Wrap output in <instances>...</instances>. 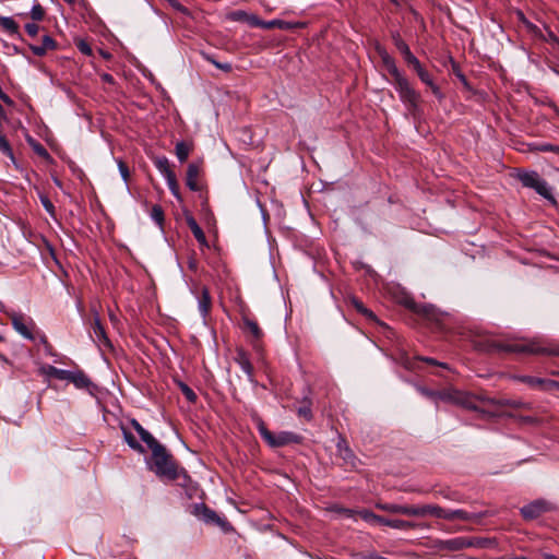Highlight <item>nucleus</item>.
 Masks as SVG:
<instances>
[{"label":"nucleus","instance_id":"nucleus-41","mask_svg":"<svg viewBox=\"0 0 559 559\" xmlns=\"http://www.w3.org/2000/svg\"><path fill=\"white\" fill-rule=\"evenodd\" d=\"M152 219L159 226L164 223V211L160 205H154L151 211Z\"/></svg>","mask_w":559,"mask_h":559},{"label":"nucleus","instance_id":"nucleus-15","mask_svg":"<svg viewBox=\"0 0 559 559\" xmlns=\"http://www.w3.org/2000/svg\"><path fill=\"white\" fill-rule=\"evenodd\" d=\"M199 173H200V169L197 164L191 163L188 165L187 174H186V186L191 191L200 190V185L198 183Z\"/></svg>","mask_w":559,"mask_h":559},{"label":"nucleus","instance_id":"nucleus-56","mask_svg":"<svg viewBox=\"0 0 559 559\" xmlns=\"http://www.w3.org/2000/svg\"><path fill=\"white\" fill-rule=\"evenodd\" d=\"M100 79H102V81H103V82H105V83H108V84H115V79H114V76H112L111 74H109V73H103V74L100 75Z\"/></svg>","mask_w":559,"mask_h":559},{"label":"nucleus","instance_id":"nucleus-13","mask_svg":"<svg viewBox=\"0 0 559 559\" xmlns=\"http://www.w3.org/2000/svg\"><path fill=\"white\" fill-rule=\"evenodd\" d=\"M377 508L394 514L414 516V506H402L395 503H378Z\"/></svg>","mask_w":559,"mask_h":559},{"label":"nucleus","instance_id":"nucleus-59","mask_svg":"<svg viewBox=\"0 0 559 559\" xmlns=\"http://www.w3.org/2000/svg\"><path fill=\"white\" fill-rule=\"evenodd\" d=\"M340 512H342L344 515L350 518L354 515L355 511L350 509H340Z\"/></svg>","mask_w":559,"mask_h":559},{"label":"nucleus","instance_id":"nucleus-63","mask_svg":"<svg viewBox=\"0 0 559 559\" xmlns=\"http://www.w3.org/2000/svg\"><path fill=\"white\" fill-rule=\"evenodd\" d=\"M189 267H190L191 270H195V267H197V263H195V261H194V260H192V261H190V262H189Z\"/></svg>","mask_w":559,"mask_h":559},{"label":"nucleus","instance_id":"nucleus-5","mask_svg":"<svg viewBox=\"0 0 559 559\" xmlns=\"http://www.w3.org/2000/svg\"><path fill=\"white\" fill-rule=\"evenodd\" d=\"M404 306L412 312L423 317L437 328H442L447 313L440 311L432 305L417 304L413 298L406 297L404 299Z\"/></svg>","mask_w":559,"mask_h":559},{"label":"nucleus","instance_id":"nucleus-30","mask_svg":"<svg viewBox=\"0 0 559 559\" xmlns=\"http://www.w3.org/2000/svg\"><path fill=\"white\" fill-rule=\"evenodd\" d=\"M121 430H122V436H123V439L124 441L127 442V444L134 451H138L139 453H144L145 452V449L143 448V445L138 442V440L135 439V437L132 435V432H130L127 428L124 427H121Z\"/></svg>","mask_w":559,"mask_h":559},{"label":"nucleus","instance_id":"nucleus-53","mask_svg":"<svg viewBox=\"0 0 559 559\" xmlns=\"http://www.w3.org/2000/svg\"><path fill=\"white\" fill-rule=\"evenodd\" d=\"M419 391H420L421 394H424L425 396H427L429 399H436L437 397V392L436 391H431V390H428L426 388H420Z\"/></svg>","mask_w":559,"mask_h":559},{"label":"nucleus","instance_id":"nucleus-29","mask_svg":"<svg viewBox=\"0 0 559 559\" xmlns=\"http://www.w3.org/2000/svg\"><path fill=\"white\" fill-rule=\"evenodd\" d=\"M379 51H380V56L383 61V64L385 66L389 73L393 76V79L399 76L400 74H402L397 69L394 59L385 50H379Z\"/></svg>","mask_w":559,"mask_h":559},{"label":"nucleus","instance_id":"nucleus-49","mask_svg":"<svg viewBox=\"0 0 559 559\" xmlns=\"http://www.w3.org/2000/svg\"><path fill=\"white\" fill-rule=\"evenodd\" d=\"M76 47L80 50V52H82L83 55L92 56V48H91L90 44L86 43L85 40H80L76 44Z\"/></svg>","mask_w":559,"mask_h":559},{"label":"nucleus","instance_id":"nucleus-27","mask_svg":"<svg viewBox=\"0 0 559 559\" xmlns=\"http://www.w3.org/2000/svg\"><path fill=\"white\" fill-rule=\"evenodd\" d=\"M453 520L478 521L487 515V512L469 513L462 509L453 510Z\"/></svg>","mask_w":559,"mask_h":559},{"label":"nucleus","instance_id":"nucleus-39","mask_svg":"<svg viewBox=\"0 0 559 559\" xmlns=\"http://www.w3.org/2000/svg\"><path fill=\"white\" fill-rule=\"evenodd\" d=\"M165 179H166L167 186H168L171 194L177 200L181 201V195H180L179 186H178V182H177L176 175L173 174V175L166 177Z\"/></svg>","mask_w":559,"mask_h":559},{"label":"nucleus","instance_id":"nucleus-33","mask_svg":"<svg viewBox=\"0 0 559 559\" xmlns=\"http://www.w3.org/2000/svg\"><path fill=\"white\" fill-rule=\"evenodd\" d=\"M336 449H337L338 454L341 455V457L344 461L352 463V461L355 459V455H354L353 451L349 449L345 439L340 438V440L336 444Z\"/></svg>","mask_w":559,"mask_h":559},{"label":"nucleus","instance_id":"nucleus-46","mask_svg":"<svg viewBox=\"0 0 559 559\" xmlns=\"http://www.w3.org/2000/svg\"><path fill=\"white\" fill-rule=\"evenodd\" d=\"M32 147L34 150V152L39 155L40 157L45 158V159H48L50 158V155L48 153V151L38 142H35L32 144Z\"/></svg>","mask_w":559,"mask_h":559},{"label":"nucleus","instance_id":"nucleus-24","mask_svg":"<svg viewBox=\"0 0 559 559\" xmlns=\"http://www.w3.org/2000/svg\"><path fill=\"white\" fill-rule=\"evenodd\" d=\"M255 14H250L243 10H236L227 13L226 19L233 22H245L253 26V19H255Z\"/></svg>","mask_w":559,"mask_h":559},{"label":"nucleus","instance_id":"nucleus-57","mask_svg":"<svg viewBox=\"0 0 559 559\" xmlns=\"http://www.w3.org/2000/svg\"><path fill=\"white\" fill-rule=\"evenodd\" d=\"M0 99L7 105H12V99L0 88Z\"/></svg>","mask_w":559,"mask_h":559},{"label":"nucleus","instance_id":"nucleus-37","mask_svg":"<svg viewBox=\"0 0 559 559\" xmlns=\"http://www.w3.org/2000/svg\"><path fill=\"white\" fill-rule=\"evenodd\" d=\"M154 164L164 178L175 174L170 168V164L167 157H158L155 159Z\"/></svg>","mask_w":559,"mask_h":559},{"label":"nucleus","instance_id":"nucleus-7","mask_svg":"<svg viewBox=\"0 0 559 559\" xmlns=\"http://www.w3.org/2000/svg\"><path fill=\"white\" fill-rule=\"evenodd\" d=\"M392 40L397 48V50L402 53L404 60L408 66H417L419 60L412 53L408 45L402 39L399 32H392L391 34Z\"/></svg>","mask_w":559,"mask_h":559},{"label":"nucleus","instance_id":"nucleus-51","mask_svg":"<svg viewBox=\"0 0 559 559\" xmlns=\"http://www.w3.org/2000/svg\"><path fill=\"white\" fill-rule=\"evenodd\" d=\"M25 31L31 37H35L38 34L39 26L35 23H27L25 25Z\"/></svg>","mask_w":559,"mask_h":559},{"label":"nucleus","instance_id":"nucleus-1","mask_svg":"<svg viewBox=\"0 0 559 559\" xmlns=\"http://www.w3.org/2000/svg\"><path fill=\"white\" fill-rule=\"evenodd\" d=\"M151 451L153 460L152 469L155 474L167 480H181L179 484L181 486H186L190 480L189 475L183 468H178L166 448L159 443L158 445H155V448L151 449Z\"/></svg>","mask_w":559,"mask_h":559},{"label":"nucleus","instance_id":"nucleus-34","mask_svg":"<svg viewBox=\"0 0 559 559\" xmlns=\"http://www.w3.org/2000/svg\"><path fill=\"white\" fill-rule=\"evenodd\" d=\"M0 25L11 35L21 37L19 24L10 16H0Z\"/></svg>","mask_w":559,"mask_h":559},{"label":"nucleus","instance_id":"nucleus-43","mask_svg":"<svg viewBox=\"0 0 559 559\" xmlns=\"http://www.w3.org/2000/svg\"><path fill=\"white\" fill-rule=\"evenodd\" d=\"M532 151L537 152H554L556 154H559V145H554L550 143H542V144H535L532 147Z\"/></svg>","mask_w":559,"mask_h":559},{"label":"nucleus","instance_id":"nucleus-14","mask_svg":"<svg viewBox=\"0 0 559 559\" xmlns=\"http://www.w3.org/2000/svg\"><path fill=\"white\" fill-rule=\"evenodd\" d=\"M235 361L239 365L242 371L248 376L249 380L253 379V366L250 361L249 355L243 350H237V355L235 357Z\"/></svg>","mask_w":559,"mask_h":559},{"label":"nucleus","instance_id":"nucleus-32","mask_svg":"<svg viewBox=\"0 0 559 559\" xmlns=\"http://www.w3.org/2000/svg\"><path fill=\"white\" fill-rule=\"evenodd\" d=\"M350 305L357 310V312H359L362 316H365L368 320L373 321V322H378V319H377L376 314L371 310H369L367 307H365L362 301H360L359 299L352 298L350 299Z\"/></svg>","mask_w":559,"mask_h":559},{"label":"nucleus","instance_id":"nucleus-12","mask_svg":"<svg viewBox=\"0 0 559 559\" xmlns=\"http://www.w3.org/2000/svg\"><path fill=\"white\" fill-rule=\"evenodd\" d=\"M28 47L35 56L43 57L48 51L57 49V43L51 36L45 35L40 45L31 44Z\"/></svg>","mask_w":559,"mask_h":559},{"label":"nucleus","instance_id":"nucleus-28","mask_svg":"<svg viewBox=\"0 0 559 559\" xmlns=\"http://www.w3.org/2000/svg\"><path fill=\"white\" fill-rule=\"evenodd\" d=\"M379 525H384V526H389V527L397 528V530H407V528L414 527V524L408 521L399 520V519L390 520V519H386L383 516H381V521H379Z\"/></svg>","mask_w":559,"mask_h":559},{"label":"nucleus","instance_id":"nucleus-47","mask_svg":"<svg viewBox=\"0 0 559 559\" xmlns=\"http://www.w3.org/2000/svg\"><path fill=\"white\" fill-rule=\"evenodd\" d=\"M469 542L473 543L472 547L486 548L491 543L488 538L469 537Z\"/></svg>","mask_w":559,"mask_h":559},{"label":"nucleus","instance_id":"nucleus-8","mask_svg":"<svg viewBox=\"0 0 559 559\" xmlns=\"http://www.w3.org/2000/svg\"><path fill=\"white\" fill-rule=\"evenodd\" d=\"M548 511L547 502L544 500H535L521 508V514L525 520H534Z\"/></svg>","mask_w":559,"mask_h":559},{"label":"nucleus","instance_id":"nucleus-3","mask_svg":"<svg viewBox=\"0 0 559 559\" xmlns=\"http://www.w3.org/2000/svg\"><path fill=\"white\" fill-rule=\"evenodd\" d=\"M257 428L261 436V438L271 447V448H281L288 444H299L302 442V437L298 433L292 431H281L278 433L271 432L265 423L260 418H255Z\"/></svg>","mask_w":559,"mask_h":559},{"label":"nucleus","instance_id":"nucleus-16","mask_svg":"<svg viewBox=\"0 0 559 559\" xmlns=\"http://www.w3.org/2000/svg\"><path fill=\"white\" fill-rule=\"evenodd\" d=\"M130 424L139 433L141 440L145 442L150 449H153L155 445L159 444V442L147 430H145L136 419H132Z\"/></svg>","mask_w":559,"mask_h":559},{"label":"nucleus","instance_id":"nucleus-61","mask_svg":"<svg viewBox=\"0 0 559 559\" xmlns=\"http://www.w3.org/2000/svg\"><path fill=\"white\" fill-rule=\"evenodd\" d=\"M457 78L460 79V81H461L465 86H467V80H466V78H465V75H464V74H462V73H457Z\"/></svg>","mask_w":559,"mask_h":559},{"label":"nucleus","instance_id":"nucleus-60","mask_svg":"<svg viewBox=\"0 0 559 559\" xmlns=\"http://www.w3.org/2000/svg\"><path fill=\"white\" fill-rule=\"evenodd\" d=\"M202 56L204 57V59L209 62H211L213 66H214V62H218L217 60H215L211 55H207V53H202Z\"/></svg>","mask_w":559,"mask_h":559},{"label":"nucleus","instance_id":"nucleus-48","mask_svg":"<svg viewBox=\"0 0 559 559\" xmlns=\"http://www.w3.org/2000/svg\"><path fill=\"white\" fill-rule=\"evenodd\" d=\"M118 168H119V173H120L123 181L128 182L129 177H130V171H129V168H128L127 164L123 160L119 159L118 160Z\"/></svg>","mask_w":559,"mask_h":559},{"label":"nucleus","instance_id":"nucleus-2","mask_svg":"<svg viewBox=\"0 0 559 559\" xmlns=\"http://www.w3.org/2000/svg\"><path fill=\"white\" fill-rule=\"evenodd\" d=\"M489 350L559 357V345L546 344L537 340L511 343L492 342L489 345Z\"/></svg>","mask_w":559,"mask_h":559},{"label":"nucleus","instance_id":"nucleus-58","mask_svg":"<svg viewBox=\"0 0 559 559\" xmlns=\"http://www.w3.org/2000/svg\"><path fill=\"white\" fill-rule=\"evenodd\" d=\"M424 361L428 362V364H431V365H438V366H441V367H445V364H442V362H438L437 360H435L433 358H421Z\"/></svg>","mask_w":559,"mask_h":559},{"label":"nucleus","instance_id":"nucleus-35","mask_svg":"<svg viewBox=\"0 0 559 559\" xmlns=\"http://www.w3.org/2000/svg\"><path fill=\"white\" fill-rule=\"evenodd\" d=\"M311 405V400L309 397H305L301 402V405L297 408V415L305 418L307 421H310L313 417Z\"/></svg>","mask_w":559,"mask_h":559},{"label":"nucleus","instance_id":"nucleus-19","mask_svg":"<svg viewBox=\"0 0 559 559\" xmlns=\"http://www.w3.org/2000/svg\"><path fill=\"white\" fill-rule=\"evenodd\" d=\"M442 508L436 504L414 506V516L432 515L440 519Z\"/></svg>","mask_w":559,"mask_h":559},{"label":"nucleus","instance_id":"nucleus-9","mask_svg":"<svg viewBox=\"0 0 559 559\" xmlns=\"http://www.w3.org/2000/svg\"><path fill=\"white\" fill-rule=\"evenodd\" d=\"M413 69L416 71L418 78L421 80L423 83H425L426 85H428L430 88H431V92L433 93V95L439 98V99H442L443 98V94L441 93L439 86H437L432 79H431V75L428 73V71H426L420 61L418 62L417 66H413Z\"/></svg>","mask_w":559,"mask_h":559},{"label":"nucleus","instance_id":"nucleus-26","mask_svg":"<svg viewBox=\"0 0 559 559\" xmlns=\"http://www.w3.org/2000/svg\"><path fill=\"white\" fill-rule=\"evenodd\" d=\"M243 325H245V329L251 334L252 342H258V341H260L262 338L263 332L260 329V326H259L257 321H254V320H252L250 318L245 317L243 318Z\"/></svg>","mask_w":559,"mask_h":559},{"label":"nucleus","instance_id":"nucleus-36","mask_svg":"<svg viewBox=\"0 0 559 559\" xmlns=\"http://www.w3.org/2000/svg\"><path fill=\"white\" fill-rule=\"evenodd\" d=\"M47 376L56 378L58 380H67L70 377V370L59 369L55 366L48 365L44 368Z\"/></svg>","mask_w":559,"mask_h":559},{"label":"nucleus","instance_id":"nucleus-55","mask_svg":"<svg viewBox=\"0 0 559 559\" xmlns=\"http://www.w3.org/2000/svg\"><path fill=\"white\" fill-rule=\"evenodd\" d=\"M453 510H445L442 508L441 516L440 519L452 521L453 520Z\"/></svg>","mask_w":559,"mask_h":559},{"label":"nucleus","instance_id":"nucleus-11","mask_svg":"<svg viewBox=\"0 0 559 559\" xmlns=\"http://www.w3.org/2000/svg\"><path fill=\"white\" fill-rule=\"evenodd\" d=\"M92 332L95 340L103 345H110L109 338L106 334L105 328L103 326L98 312L93 311Z\"/></svg>","mask_w":559,"mask_h":559},{"label":"nucleus","instance_id":"nucleus-18","mask_svg":"<svg viewBox=\"0 0 559 559\" xmlns=\"http://www.w3.org/2000/svg\"><path fill=\"white\" fill-rule=\"evenodd\" d=\"M187 225L189 226L191 233L193 234L199 245L207 248L209 242L205 237V234L192 216L187 217Z\"/></svg>","mask_w":559,"mask_h":559},{"label":"nucleus","instance_id":"nucleus-42","mask_svg":"<svg viewBox=\"0 0 559 559\" xmlns=\"http://www.w3.org/2000/svg\"><path fill=\"white\" fill-rule=\"evenodd\" d=\"M31 17L37 22L41 21L45 17V10L38 2L34 3L32 7Z\"/></svg>","mask_w":559,"mask_h":559},{"label":"nucleus","instance_id":"nucleus-23","mask_svg":"<svg viewBox=\"0 0 559 559\" xmlns=\"http://www.w3.org/2000/svg\"><path fill=\"white\" fill-rule=\"evenodd\" d=\"M67 381L72 382L79 389H88L92 384V381L83 371H70Z\"/></svg>","mask_w":559,"mask_h":559},{"label":"nucleus","instance_id":"nucleus-31","mask_svg":"<svg viewBox=\"0 0 559 559\" xmlns=\"http://www.w3.org/2000/svg\"><path fill=\"white\" fill-rule=\"evenodd\" d=\"M192 150V145L186 141H180L176 144L175 153L180 163L188 159V156Z\"/></svg>","mask_w":559,"mask_h":559},{"label":"nucleus","instance_id":"nucleus-38","mask_svg":"<svg viewBox=\"0 0 559 559\" xmlns=\"http://www.w3.org/2000/svg\"><path fill=\"white\" fill-rule=\"evenodd\" d=\"M487 403L495 405V406H509L514 409H519L524 406L523 402L514 401V400H496V399H486Z\"/></svg>","mask_w":559,"mask_h":559},{"label":"nucleus","instance_id":"nucleus-44","mask_svg":"<svg viewBox=\"0 0 559 559\" xmlns=\"http://www.w3.org/2000/svg\"><path fill=\"white\" fill-rule=\"evenodd\" d=\"M179 388L182 392V394L185 395V397L189 401V402H195L197 401V394L194 393V391L189 386L187 385L186 383L183 382H180L179 383Z\"/></svg>","mask_w":559,"mask_h":559},{"label":"nucleus","instance_id":"nucleus-64","mask_svg":"<svg viewBox=\"0 0 559 559\" xmlns=\"http://www.w3.org/2000/svg\"><path fill=\"white\" fill-rule=\"evenodd\" d=\"M545 559H558L555 555L546 554Z\"/></svg>","mask_w":559,"mask_h":559},{"label":"nucleus","instance_id":"nucleus-10","mask_svg":"<svg viewBox=\"0 0 559 559\" xmlns=\"http://www.w3.org/2000/svg\"><path fill=\"white\" fill-rule=\"evenodd\" d=\"M193 514L206 523H218L219 516L215 511L211 510L204 503H195L193 506Z\"/></svg>","mask_w":559,"mask_h":559},{"label":"nucleus","instance_id":"nucleus-25","mask_svg":"<svg viewBox=\"0 0 559 559\" xmlns=\"http://www.w3.org/2000/svg\"><path fill=\"white\" fill-rule=\"evenodd\" d=\"M13 328L25 338L33 340L34 336L31 330L23 322V318L20 314L13 313L11 316Z\"/></svg>","mask_w":559,"mask_h":559},{"label":"nucleus","instance_id":"nucleus-40","mask_svg":"<svg viewBox=\"0 0 559 559\" xmlns=\"http://www.w3.org/2000/svg\"><path fill=\"white\" fill-rule=\"evenodd\" d=\"M357 514L362 520H365L366 522H369V523L379 524V521H381V516L380 515H377V514H374L373 512H371L369 510H360V511L357 512Z\"/></svg>","mask_w":559,"mask_h":559},{"label":"nucleus","instance_id":"nucleus-50","mask_svg":"<svg viewBox=\"0 0 559 559\" xmlns=\"http://www.w3.org/2000/svg\"><path fill=\"white\" fill-rule=\"evenodd\" d=\"M175 10L178 12L188 15L190 12L189 10L182 5L178 0H166Z\"/></svg>","mask_w":559,"mask_h":559},{"label":"nucleus","instance_id":"nucleus-20","mask_svg":"<svg viewBox=\"0 0 559 559\" xmlns=\"http://www.w3.org/2000/svg\"><path fill=\"white\" fill-rule=\"evenodd\" d=\"M518 379L521 382H524L532 388H540L544 391H551V386L549 383H551L552 380L532 377V376H521Z\"/></svg>","mask_w":559,"mask_h":559},{"label":"nucleus","instance_id":"nucleus-52","mask_svg":"<svg viewBox=\"0 0 559 559\" xmlns=\"http://www.w3.org/2000/svg\"><path fill=\"white\" fill-rule=\"evenodd\" d=\"M214 66L224 72H230L233 69V67L229 62H219L218 61V62H214Z\"/></svg>","mask_w":559,"mask_h":559},{"label":"nucleus","instance_id":"nucleus-17","mask_svg":"<svg viewBox=\"0 0 559 559\" xmlns=\"http://www.w3.org/2000/svg\"><path fill=\"white\" fill-rule=\"evenodd\" d=\"M253 27H261L265 29L280 28V29H288L290 27L289 23L282 20H271L263 21L258 15L253 19Z\"/></svg>","mask_w":559,"mask_h":559},{"label":"nucleus","instance_id":"nucleus-6","mask_svg":"<svg viewBox=\"0 0 559 559\" xmlns=\"http://www.w3.org/2000/svg\"><path fill=\"white\" fill-rule=\"evenodd\" d=\"M394 87L396 92L399 93L400 99L406 105L408 110H415L418 107L420 95L417 93L412 85L409 84L408 80L400 74L399 76L394 78Z\"/></svg>","mask_w":559,"mask_h":559},{"label":"nucleus","instance_id":"nucleus-21","mask_svg":"<svg viewBox=\"0 0 559 559\" xmlns=\"http://www.w3.org/2000/svg\"><path fill=\"white\" fill-rule=\"evenodd\" d=\"M473 543L469 542V537H454L444 542V547L452 551L463 550L472 548Z\"/></svg>","mask_w":559,"mask_h":559},{"label":"nucleus","instance_id":"nucleus-22","mask_svg":"<svg viewBox=\"0 0 559 559\" xmlns=\"http://www.w3.org/2000/svg\"><path fill=\"white\" fill-rule=\"evenodd\" d=\"M199 311L201 316L205 319L209 314L212 306V299L209 289L203 286L201 288V294L199 296Z\"/></svg>","mask_w":559,"mask_h":559},{"label":"nucleus","instance_id":"nucleus-62","mask_svg":"<svg viewBox=\"0 0 559 559\" xmlns=\"http://www.w3.org/2000/svg\"><path fill=\"white\" fill-rule=\"evenodd\" d=\"M549 384H550V386H551V390H552V389H557V390H559V381H555V380H554V381H551V383H549Z\"/></svg>","mask_w":559,"mask_h":559},{"label":"nucleus","instance_id":"nucleus-4","mask_svg":"<svg viewBox=\"0 0 559 559\" xmlns=\"http://www.w3.org/2000/svg\"><path fill=\"white\" fill-rule=\"evenodd\" d=\"M516 178L521 181V183L524 187L534 189L539 195L545 198L551 204L557 203L547 181L544 180L543 178H540V176L538 175L537 171H535V170H531V171L519 170Z\"/></svg>","mask_w":559,"mask_h":559},{"label":"nucleus","instance_id":"nucleus-45","mask_svg":"<svg viewBox=\"0 0 559 559\" xmlns=\"http://www.w3.org/2000/svg\"><path fill=\"white\" fill-rule=\"evenodd\" d=\"M39 200L44 209L51 215L55 216V205L46 194H39Z\"/></svg>","mask_w":559,"mask_h":559},{"label":"nucleus","instance_id":"nucleus-54","mask_svg":"<svg viewBox=\"0 0 559 559\" xmlns=\"http://www.w3.org/2000/svg\"><path fill=\"white\" fill-rule=\"evenodd\" d=\"M437 397L444 401H452L453 394L451 392H437Z\"/></svg>","mask_w":559,"mask_h":559}]
</instances>
